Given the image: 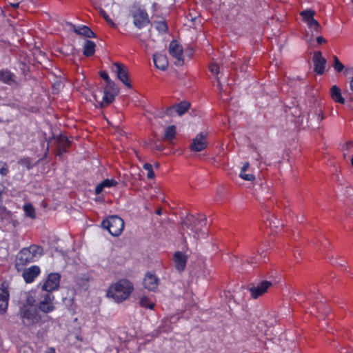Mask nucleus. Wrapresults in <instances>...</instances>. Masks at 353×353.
<instances>
[{
  "label": "nucleus",
  "mask_w": 353,
  "mask_h": 353,
  "mask_svg": "<svg viewBox=\"0 0 353 353\" xmlns=\"http://www.w3.org/2000/svg\"><path fill=\"white\" fill-rule=\"evenodd\" d=\"M103 228L108 230L112 236H117L120 235L124 228L123 219L117 216H110L102 222Z\"/></svg>",
  "instance_id": "obj_4"
},
{
  "label": "nucleus",
  "mask_w": 353,
  "mask_h": 353,
  "mask_svg": "<svg viewBox=\"0 0 353 353\" xmlns=\"http://www.w3.org/2000/svg\"><path fill=\"white\" fill-rule=\"evenodd\" d=\"M308 29H309V31L305 33L304 39L310 46H313L314 36L315 34H317L321 31V26H320L319 23L317 21L316 26L314 25L312 26H309Z\"/></svg>",
  "instance_id": "obj_23"
},
{
  "label": "nucleus",
  "mask_w": 353,
  "mask_h": 353,
  "mask_svg": "<svg viewBox=\"0 0 353 353\" xmlns=\"http://www.w3.org/2000/svg\"><path fill=\"white\" fill-rule=\"evenodd\" d=\"M118 79L128 88H131L130 81L125 66L119 63H115L112 68Z\"/></svg>",
  "instance_id": "obj_12"
},
{
  "label": "nucleus",
  "mask_w": 353,
  "mask_h": 353,
  "mask_svg": "<svg viewBox=\"0 0 353 353\" xmlns=\"http://www.w3.org/2000/svg\"><path fill=\"white\" fill-rule=\"evenodd\" d=\"M143 168L147 171V177L150 179H152L154 177V173L153 172L152 165L150 163H145L143 165Z\"/></svg>",
  "instance_id": "obj_34"
},
{
  "label": "nucleus",
  "mask_w": 353,
  "mask_h": 353,
  "mask_svg": "<svg viewBox=\"0 0 353 353\" xmlns=\"http://www.w3.org/2000/svg\"><path fill=\"white\" fill-rule=\"evenodd\" d=\"M269 226L276 232L277 230L283 226V223L277 217L272 216L269 220Z\"/></svg>",
  "instance_id": "obj_32"
},
{
  "label": "nucleus",
  "mask_w": 353,
  "mask_h": 353,
  "mask_svg": "<svg viewBox=\"0 0 353 353\" xmlns=\"http://www.w3.org/2000/svg\"><path fill=\"white\" fill-rule=\"evenodd\" d=\"M100 75L106 81L108 84L107 87H110L111 85L114 86V83L111 81L108 74L105 72L101 71L100 72Z\"/></svg>",
  "instance_id": "obj_37"
},
{
  "label": "nucleus",
  "mask_w": 353,
  "mask_h": 353,
  "mask_svg": "<svg viewBox=\"0 0 353 353\" xmlns=\"http://www.w3.org/2000/svg\"><path fill=\"white\" fill-rule=\"evenodd\" d=\"M187 260H188L187 255L181 251H177L174 254L173 262H174L175 268L179 272H183L185 270V266H186Z\"/></svg>",
  "instance_id": "obj_16"
},
{
  "label": "nucleus",
  "mask_w": 353,
  "mask_h": 353,
  "mask_svg": "<svg viewBox=\"0 0 353 353\" xmlns=\"http://www.w3.org/2000/svg\"><path fill=\"white\" fill-rule=\"evenodd\" d=\"M208 132H203L198 134L192 140L190 147L192 151L201 152L208 146L207 137Z\"/></svg>",
  "instance_id": "obj_9"
},
{
  "label": "nucleus",
  "mask_w": 353,
  "mask_h": 353,
  "mask_svg": "<svg viewBox=\"0 0 353 353\" xmlns=\"http://www.w3.org/2000/svg\"><path fill=\"white\" fill-rule=\"evenodd\" d=\"M61 140L63 141H64V142H63V145H61V147H66V146H68L69 145V141H68V139L66 137H62Z\"/></svg>",
  "instance_id": "obj_44"
},
{
  "label": "nucleus",
  "mask_w": 353,
  "mask_h": 353,
  "mask_svg": "<svg viewBox=\"0 0 353 353\" xmlns=\"http://www.w3.org/2000/svg\"><path fill=\"white\" fill-rule=\"evenodd\" d=\"M153 61L155 67L161 70H165L168 67V58L165 54L161 53L154 54Z\"/></svg>",
  "instance_id": "obj_20"
},
{
  "label": "nucleus",
  "mask_w": 353,
  "mask_h": 353,
  "mask_svg": "<svg viewBox=\"0 0 353 353\" xmlns=\"http://www.w3.org/2000/svg\"><path fill=\"white\" fill-rule=\"evenodd\" d=\"M352 147H353V141H346L341 145V148H342L343 151H344V152L348 151Z\"/></svg>",
  "instance_id": "obj_38"
},
{
  "label": "nucleus",
  "mask_w": 353,
  "mask_h": 353,
  "mask_svg": "<svg viewBox=\"0 0 353 353\" xmlns=\"http://www.w3.org/2000/svg\"><path fill=\"white\" fill-rule=\"evenodd\" d=\"M134 290L133 284L127 279H120L108 289L106 295L114 302L120 303L127 300Z\"/></svg>",
  "instance_id": "obj_1"
},
{
  "label": "nucleus",
  "mask_w": 353,
  "mask_h": 353,
  "mask_svg": "<svg viewBox=\"0 0 353 353\" xmlns=\"http://www.w3.org/2000/svg\"><path fill=\"white\" fill-rule=\"evenodd\" d=\"M23 210L25 215L31 219L35 218V210L34 207L30 203H27L23 205Z\"/></svg>",
  "instance_id": "obj_33"
},
{
  "label": "nucleus",
  "mask_w": 353,
  "mask_h": 353,
  "mask_svg": "<svg viewBox=\"0 0 353 353\" xmlns=\"http://www.w3.org/2000/svg\"><path fill=\"white\" fill-rule=\"evenodd\" d=\"M101 14L103 15V17H104V19H105V21L112 26V27H115L116 26V24L113 22V21L110 19V17L105 13V11H101Z\"/></svg>",
  "instance_id": "obj_39"
},
{
  "label": "nucleus",
  "mask_w": 353,
  "mask_h": 353,
  "mask_svg": "<svg viewBox=\"0 0 353 353\" xmlns=\"http://www.w3.org/2000/svg\"><path fill=\"white\" fill-rule=\"evenodd\" d=\"M94 97L95 100H96V101H97V96H96V95H94Z\"/></svg>",
  "instance_id": "obj_51"
},
{
  "label": "nucleus",
  "mask_w": 353,
  "mask_h": 353,
  "mask_svg": "<svg viewBox=\"0 0 353 353\" xmlns=\"http://www.w3.org/2000/svg\"><path fill=\"white\" fill-rule=\"evenodd\" d=\"M0 81L5 83L10 84L12 81V74L8 70L0 71Z\"/></svg>",
  "instance_id": "obj_31"
},
{
  "label": "nucleus",
  "mask_w": 353,
  "mask_h": 353,
  "mask_svg": "<svg viewBox=\"0 0 353 353\" xmlns=\"http://www.w3.org/2000/svg\"><path fill=\"white\" fill-rule=\"evenodd\" d=\"M176 135V127L174 125H170L165 130V134L163 139L169 142H172Z\"/></svg>",
  "instance_id": "obj_29"
},
{
  "label": "nucleus",
  "mask_w": 353,
  "mask_h": 353,
  "mask_svg": "<svg viewBox=\"0 0 353 353\" xmlns=\"http://www.w3.org/2000/svg\"><path fill=\"white\" fill-rule=\"evenodd\" d=\"M210 70L212 74H218L219 72V66L216 63H212L210 65Z\"/></svg>",
  "instance_id": "obj_40"
},
{
  "label": "nucleus",
  "mask_w": 353,
  "mask_h": 353,
  "mask_svg": "<svg viewBox=\"0 0 353 353\" xmlns=\"http://www.w3.org/2000/svg\"><path fill=\"white\" fill-rule=\"evenodd\" d=\"M61 275L57 272L50 273L45 279L41 289L46 292L58 290L60 284Z\"/></svg>",
  "instance_id": "obj_7"
},
{
  "label": "nucleus",
  "mask_w": 353,
  "mask_h": 353,
  "mask_svg": "<svg viewBox=\"0 0 353 353\" xmlns=\"http://www.w3.org/2000/svg\"><path fill=\"white\" fill-rule=\"evenodd\" d=\"M249 168V163H244L239 172V176L245 181H253L255 179V176L253 174L247 173Z\"/></svg>",
  "instance_id": "obj_26"
},
{
  "label": "nucleus",
  "mask_w": 353,
  "mask_h": 353,
  "mask_svg": "<svg viewBox=\"0 0 353 353\" xmlns=\"http://www.w3.org/2000/svg\"><path fill=\"white\" fill-rule=\"evenodd\" d=\"M118 93V90L114 85V86L111 85L110 87H108L104 92L103 99L101 101V106L103 107L107 105L108 104L112 103L115 96Z\"/></svg>",
  "instance_id": "obj_19"
},
{
  "label": "nucleus",
  "mask_w": 353,
  "mask_h": 353,
  "mask_svg": "<svg viewBox=\"0 0 353 353\" xmlns=\"http://www.w3.org/2000/svg\"><path fill=\"white\" fill-rule=\"evenodd\" d=\"M323 119V112L321 110H316L314 112H311L308 115V127L312 129L319 128L320 122Z\"/></svg>",
  "instance_id": "obj_17"
},
{
  "label": "nucleus",
  "mask_w": 353,
  "mask_h": 353,
  "mask_svg": "<svg viewBox=\"0 0 353 353\" xmlns=\"http://www.w3.org/2000/svg\"><path fill=\"white\" fill-rule=\"evenodd\" d=\"M64 151H65L64 149H63V151H62V149L60 148L59 152V155H61L62 154V152H63Z\"/></svg>",
  "instance_id": "obj_47"
},
{
  "label": "nucleus",
  "mask_w": 353,
  "mask_h": 353,
  "mask_svg": "<svg viewBox=\"0 0 353 353\" xmlns=\"http://www.w3.org/2000/svg\"><path fill=\"white\" fill-rule=\"evenodd\" d=\"M132 16L134 26L139 29L146 26L150 23L148 14L143 8H137L133 9Z\"/></svg>",
  "instance_id": "obj_6"
},
{
  "label": "nucleus",
  "mask_w": 353,
  "mask_h": 353,
  "mask_svg": "<svg viewBox=\"0 0 353 353\" xmlns=\"http://www.w3.org/2000/svg\"><path fill=\"white\" fill-rule=\"evenodd\" d=\"M314 71L317 74H322L325 70L326 60L320 52H316L313 56Z\"/></svg>",
  "instance_id": "obj_18"
},
{
  "label": "nucleus",
  "mask_w": 353,
  "mask_h": 353,
  "mask_svg": "<svg viewBox=\"0 0 353 353\" xmlns=\"http://www.w3.org/2000/svg\"><path fill=\"white\" fill-rule=\"evenodd\" d=\"M95 52V43L90 40H87L83 46V54L89 57L94 54Z\"/></svg>",
  "instance_id": "obj_28"
},
{
  "label": "nucleus",
  "mask_w": 353,
  "mask_h": 353,
  "mask_svg": "<svg viewBox=\"0 0 353 353\" xmlns=\"http://www.w3.org/2000/svg\"><path fill=\"white\" fill-rule=\"evenodd\" d=\"M247 262L250 264H256L258 263V261L256 258V256H254V254H253L252 255L248 257L247 259Z\"/></svg>",
  "instance_id": "obj_41"
},
{
  "label": "nucleus",
  "mask_w": 353,
  "mask_h": 353,
  "mask_svg": "<svg viewBox=\"0 0 353 353\" xmlns=\"http://www.w3.org/2000/svg\"><path fill=\"white\" fill-rule=\"evenodd\" d=\"M74 31L77 34L83 35L86 37L91 38L94 37L93 32L85 26H74Z\"/></svg>",
  "instance_id": "obj_27"
},
{
  "label": "nucleus",
  "mask_w": 353,
  "mask_h": 353,
  "mask_svg": "<svg viewBox=\"0 0 353 353\" xmlns=\"http://www.w3.org/2000/svg\"><path fill=\"white\" fill-rule=\"evenodd\" d=\"M169 53L175 59L174 63L181 65L184 63L183 55V47L177 41H172L169 45Z\"/></svg>",
  "instance_id": "obj_8"
},
{
  "label": "nucleus",
  "mask_w": 353,
  "mask_h": 353,
  "mask_svg": "<svg viewBox=\"0 0 353 353\" xmlns=\"http://www.w3.org/2000/svg\"><path fill=\"white\" fill-rule=\"evenodd\" d=\"M334 70L339 72H341L344 69L343 64L339 61V59L336 57H334Z\"/></svg>",
  "instance_id": "obj_36"
},
{
  "label": "nucleus",
  "mask_w": 353,
  "mask_h": 353,
  "mask_svg": "<svg viewBox=\"0 0 353 353\" xmlns=\"http://www.w3.org/2000/svg\"><path fill=\"white\" fill-rule=\"evenodd\" d=\"M189 107L190 103L188 102L183 101L168 109L167 113L172 115L174 112H176L177 114L181 116L188 110Z\"/></svg>",
  "instance_id": "obj_21"
},
{
  "label": "nucleus",
  "mask_w": 353,
  "mask_h": 353,
  "mask_svg": "<svg viewBox=\"0 0 353 353\" xmlns=\"http://www.w3.org/2000/svg\"><path fill=\"white\" fill-rule=\"evenodd\" d=\"M351 165L353 167V156L351 158Z\"/></svg>",
  "instance_id": "obj_48"
},
{
  "label": "nucleus",
  "mask_w": 353,
  "mask_h": 353,
  "mask_svg": "<svg viewBox=\"0 0 353 353\" xmlns=\"http://www.w3.org/2000/svg\"><path fill=\"white\" fill-rule=\"evenodd\" d=\"M45 353H56V351L54 347H50L46 349Z\"/></svg>",
  "instance_id": "obj_45"
},
{
  "label": "nucleus",
  "mask_w": 353,
  "mask_h": 353,
  "mask_svg": "<svg viewBox=\"0 0 353 353\" xmlns=\"http://www.w3.org/2000/svg\"><path fill=\"white\" fill-rule=\"evenodd\" d=\"M17 6H18V3L12 4V6H13V7H17Z\"/></svg>",
  "instance_id": "obj_49"
},
{
  "label": "nucleus",
  "mask_w": 353,
  "mask_h": 353,
  "mask_svg": "<svg viewBox=\"0 0 353 353\" xmlns=\"http://www.w3.org/2000/svg\"><path fill=\"white\" fill-rule=\"evenodd\" d=\"M10 294L8 290V284L6 282L0 284V314H3L6 312Z\"/></svg>",
  "instance_id": "obj_10"
},
{
  "label": "nucleus",
  "mask_w": 353,
  "mask_h": 353,
  "mask_svg": "<svg viewBox=\"0 0 353 353\" xmlns=\"http://www.w3.org/2000/svg\"><path fill=\"white\" fill-rule=\"evenodd\" d=\"M206 219L204 216L189 215L182 223L183 228L190 230L195 239H202L207 236Z\"/></svg>",
  "instance_id": "obj_3"
},
{
  "label": "nucleus",
  "mask_w": 353,
  "mask_h": 353,
  "mask_svg": "<svg viewBox=\"0 0 353 353\" xmlns=\"http://www.w3.org/2000/svg\"><path fill=\"white\" fill-rule=\"evenodd\" d=\"M157 214H161V212H160V210L157 211Z\"/></svg>",
  "instance_id": "obj_50"
},
{
  "label": "nucleus",
  "mask_w": 353,
  "mask_h": 353,
  "mask_svg": "<svg viewBox=\"0 0 353 353\" xmlns=\"http://www.w3.org/2000/svg\"><path fill=\"white\" fill-rule=\"evenodd\" d=\"M315 12L312 10H304L301 12L303 21L307 24V28L317 24V21L314 18Z\"/></svg>",
  "instance_id": "obj_22"
},
{
  "label": "nucleus",
  "mask_w": 353,
  "mask_h": 353,
  "mask_svg": "<svg viewBox=\"0 0 353 353\" xmlns=\"http://www.w3.org/2000/svg\"><path fill=\"white\" fill-rule=\"evenodd\" d=\"M159 283V279L154 274L151 272L145 274L143 281L144 288L150 291H154L157 288Z\"/></svg>",
  "instance_id": "obj_14"
},
{
  "label": "nucleus",
  "mask_w": 353,
  "mask_h": 353,
  "mask_svg": "<svg viewBox=\"0 0 353 353\" xmlns=\"http://www.w3.org/2000/svg\"><path fill=\"white\" fill-rule=\"evenodd\" d=\"M54 296L49 293L46 292L41 299L39 308L43 312L48 313L52 312L54 310L53 301Z\"/></svg>",
  "instance_id": "obj_13"
},
{
  "label": "nucleus",
  "mask_w": 353,
  "mask_h": 353,
  "mask_svg": "<svg viewBox=\"0 0 353 353\" xmlns=\"http://www.w3.org/2000/svg\"><path fill=\"white\" fill-rule=\"evenodd\" d=\"M155 166H156L157 168V167H159V164H158V163L155 164Z\"/></svg>",
  "instance_id": "obj_52"
},
{
  "label": "nucleus",
  "mask_w": 353,
  "mask_h": 353,
  "mask_svg": "<svg viewBox=\"0 0 353 353\" xmlns=\"http://www.w3.org/2000/svg\"><path fill=\"white\" fill-rule=\"evenodd\" d=\"M29 305H24L22 308L21 316L23 323L25 325L29 326L38 323L40 321V317L38 315L36 309L32 305L30 299H28Z\"/></svg>",
  "instance_id": "obj_5"
},
{
  "label": "nucleus",
  "mask_w": 353,
  "mask_h": 353,
  "mask_svg": "<svg viewBox=\"0 0 353 353\" xmlns=\"http://www.w3.org/2000/svg\"><path fill=\"white\" fill-rule=\"evenodd\" d=\"M41 273L40 268L37 265H32L23 271V278L27 283H32Z\"/></svg>",
  "instance_id": "obj_15"
},
{
  "label": "nucleus",
  "mask_w": 353,
  "mask_h": 353,
  "mask_svg": "<svg viewBox=\"0 0 353 353\" xmlns=\"http://www.w3.org/2000/svg\"><path fill=\"white\" fill-rule=\"evenodd\" d=\"M316 41L319 44H321L323 43H325V40L324 39V38L323 37L319 36L316 37Z\"/></svg>",
  "instance_id": "obj_43"
},
{
  "label": "nucleus",
  "mask_w": 353,
  "mask_h": 353,
  "mask_svg": "<svg viewBox=\"0 0 353 353\" xmlns=\"http://www.w3.org/2000/svg\"><path fill=\"white\" fill-rule=\"evenodd\" d=\"M139 304L141 307L153 310L154 307V302L153 300L146 296H142L139 299Z\"/></svg>",
  "instance_id": "obj_30"
},
{
  "label": "nucleus",
  "mask_w": 353,
  "mask_h": 353,
  "mask_svg": "<svg viewBox=\"0 0 353 353\" xmlns=\"http://www.w3.org/2000/svg\"><path fill=\"white\" fill-rule=\"evenodd\" d=\"M42 254L43 249L37 245L24 248L16 256L15 266L18 270H21L28 264L38 261Z\"/></svg>",
  "instance_id": "obj_2"
},
{
  "label": "nucleus",
  "mask_w": 353,
  "mask_h": 353,
  "mask_svg": "<svg viewBox=\"0 0 353 353\" xmlns=\"http://www.w3.org/2000/svg\"><path fill=\"white\" fill-rule=\"evenodd\" d=\"M8 172V168L6 165H3L1 168H0V174L2 175V176H6Z\"/></svg>",
  "instance_id": "obj_42"
},
{
  "label": "nucleus",
  "mask_w": 353,
  "mask_h": 353,
  "mask_svg": "<svg viewBox=\"0 0 353 353\" xmlns=\"http://www.w3.org/2000/svg\"><path fill=\"white\" fill-rule=\"evenodd\" d=\"M218 85L219 86V92H220V94L221 97H223V92H222V87H221V85L219 82V80H218Z\"/></svg>",
  "instance_id": "obj_46"
},
{
  "label": "nucleus",
  "mask_w": 353,
  "mask_h": 353,
  "mask_svg": "<svg viewBox=\"0 0 353 353\" xmlns=\"http://www.w3.org/2000/svg\"><path fill=\"white\" fill-rule=\"evenodd\" d=\"M155 28L160 32L164 33L167 30V25L164 21L157 22L154 25Z\"/></svg>",
  "instance_id": "obj_35"
},
{
  "label": "nucleus",
  "mask_w": 353,
  "mask_h": 353,
  "mask_svg": "<svg viewBox=\"0 0 353 353\" xmlns=\"http://www.w3.org/2000/svg\"><path fill=\"white\" fill-rule=\"evenodd\" d=\"M117 184V182L114 179H105L104 181H103L101 183H100L99 184H98L96 186L95 192H96V194H99L103 192V190L105 188H110L114 187Z\"/></svg>",
  "instance_id": "obj_25"
},
{
  "label": "nucleus",
  "mask_w": 353,
  "mask_h": 353,
  "mask_svg": "<svg viewBox=\"0 0 353 353\" xmlns=\"http://www.w3.org/2000/svg\"><path fill=\"white\" fill-rule=\"evenodd\" d=\"M272 283L268 281H262L257 285L249 288L250 295L253 299H257L267 292L268 290L272 286Z\"/></svg>",
  "instance_id": "obj_11"
},
{
  "label": "nucleus",
  "mask_w": 353,
  "mask_h": 353,
  "mask_svg": "<svg viewBox=\"0 0 353 353\" xmlns=\"http://www.w3.org/2000/svg\"><path fill=\"white\" fill-rule=\"evenodd\" d=\"M331 98L336 103L341 104L345 103V99L342 96L341 90L336 85H334L330 88Z\"/></svg>",
  "instance_id": "obj_24"
}]
</instances>
